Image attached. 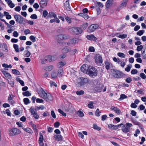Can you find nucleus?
<instances>
[{
	"instance_id": "f257e3e1",
	"label": "nucleus",
	"mask_w": 146,
	"mask_h": 146,
	"mask_svg": "<svg viewBox=\"0 0 146 146\" xmlns=\"http://www.w3.org/2000/svg\"><path fill=\"white\" fill-rule=\"evenodd\" d=\"M93 83L94 90L91 92L94 93L95 91L100 92L102 91L104 86L103 84L102 83H101L99 81L96 80L93 81Z\"/></svg>"
},
{
	"instance_id": "f03ea898",
	"label": "nucleus",
	"mask_w": 146,
	"mask_h": 146,
	"mask_svg": "<svg viewBox=\"0 0 146 146\" xmlns=\"http://www.w3.org/2000/svg\"><path fill=\"white\" fill-rule=\"evenodd\" d=\"M88 74L91 77H94L96 76L98 74L97 70L92 66L88 67Z\"/></svg>"
},
{
	"instance_id": "7ed1b4c3",
	"label": "nucleus",
	"mask_w": 146,
	"mask_h": 146,
	"mask_svg": "<svg viewBox=\"0 0 146 146\" xmlns=\"http://www.w3.org/2000/svg\"><path fill=\"white\" fill-rule=\"evenodd\" d=\"M120 124L122 125L121 127V130L123 132L125 133H127L130 130V127H131L132 125V124L129 123H127L125 125L121 123Z\"/></svg>"
},
{
	"instance_id": "20e7f679",
	"label": "nucleus",
	"mask_w": 146,
	"mask_h": 146,
	"mask_svg": "<svg viewBox=\"0 0 146 146\" xmlns=\"http://www.w3.org/2000/svg\"><path fill=\"white\" fill-rule=\"evenodd\" d=\"M71 32L74 34L78 35L81 34L82 32V30L80 28L77 27H74L71 29Z\"/></svg>"
},
{
	"instance_id": "39448f33",
	"label": "nucleus",
	"mask_w": 146,
	"mask_h": 146,
	"mask_svg": "<svg viewBox=\"0 0 146 146\" xmlns=\"http://www.w3.org/2000/svg\"><path fill=\"white\" fill-rule=\"evenodd\" d=\"M21 133L20 130L16 128H13L9 132V134L10 136H14L19 134Z\"/></svg>"
},
{
	"instance_id": "423d86ee",
	"label": "nucleus",
	"mask_w": 146,
	"mask_h": 146,
	"mask_svg": "<svg viewBox=\"0 0 146 146\" xmlns=\"http://www.w3.org/2000/svg\"><path fill=\"white\" fill-rule=\"evenodd\" d=\"M14 17L17 23L22 24L23 23L24 18L19 15H14Z\"/></svg>"
},
{
	"instance_id": "0eeeda50",
	"label": "nucleus",
	"mask_w": 146,
	"mask_h": 146,
	"mask_svg": "<svg viewBox=\"0 0 146 146\" xmlns=\"http://www.w3.org/2000/svg\"><path fill=\"white\" fill-rule=\"evenodd\" d=\"M79 80V81L78 83L82 86H84L88 82V80L87 78L83 77L80 78Z\"/></svg>"
},
{
	"instance_id": "6e6552de",
	"label": "nucleus",
	"mask_w": 146,
	"mask_h": 146,
	"mask_svg": "<svg viewBox=\"0 0 146 146\" xmlns=\"http://www.w3.org/2000/svg\"><path fill=\"white\" fill-rule=\"evenodd\" d=\"M98 25L97 24H92L88 27V32L89 33L92 32L98 28Z\"/></svg>"
},
{
	"instance_id": "1a4fd4ad",
	"label": "nucleus",
	"mask_w": 146,
	"mask_h": 146,
	"mask_svg": "<svg viewBox=\"0 0 146 146\" xmlns=\"http://www.w3.org/2000/svg\"><path fill=\"white\" fill-rule=\"evenodd\" d=\"M95 62L96 64H102L103 62V60L102 56L100 55H98L95 56Z\"/></svg>"
},
{
	"instance_id": "9d476101",
	"label": "nucleus",
	"mask_w": 146,
	"mask_h": 146,
	"mask_svg": "<svg viewBox=\"0 0 146 146\" xmlns=\"http://www.w3.org/2000/svg\"><path fill=\"white\" fill-rule=\"evenodd\" d=\"M57 40H63L67 38L66 35L65 34H60L57 35L56 37Z\"/></svg>"
},
{
	"instance_id": "9b49d317",
	"label": "nucleus",
	"mask_w": 146,
	"mask_h": 146,
	"mask_svg": "<svg viewBox=\"0 0 146 146\" xmlns=\"http://www.w3.org/2000/svg\"><path fill=\"white\" fill-rule=\"evenodd\" d=\"M122 125V124H120L116 125H115L112 124H110L108 125V127L109 129L115 130L117 129L118 127H120Z\"/></svg>"
},
{
	"instance_id": "f8f14e48",
	"label": "nucleus",
	"mask_w": 146,
	"mask_h": 146,
	"mask_svg": "<svg viewBox=\"0 0 146 146\" xmlns=\"http://www.w3.org/2000/svg\"><path fill=\"white\" fill-rule=\"evenodd\" d=\"M47 0H41L39 3L40 7L43 8L46 7L47 6Z\"/></svg>"
},
{
	"instance_id": "ddd939ff",
	"label": "nucleus",
	"mask_w": 146,
	"mask_h": 146,
	"mask_svg": "<svg viewBox=\"0 0 146 146\" xmlns=\"http://www.w3.org/2000/svg\"><path fill=\"white\" fill-rule=\"evenodd\" d=\"M81 71L85 73H88V67L86 66V65L84 64L81 66Z\"/></svg>"
},
{
	"instance_id": "4468645a",
	"label": "nucleus",
	"mask_w": 146,
	"mask_h": 146,
	"mask_svg": "<svg viewBox=\"0 0 146 146\" xmlns=\"http://www.w3.org/2000/svg\"><path fill=\"white\" fill-rule=\"evenodd\" d=\"M53 99V97L52 95L50 93H48L45 98L44 100L47 102H49L52 100Z\"/></svg>"
},
{
	"instance_id": "2eb2a0df",
	"label": "nucleus",
	"mask_w": 146,
	"mask_h": 146,
	"mask_svg": "<svg viewBox=\"0 0 146 146\" xmlns=\"http://www.w3.org/2000/svg\"><path fill=\"white\" fill-rule=\"evenodd\" d=\"M86 38L88 40H93L94 41H96L97 39V38L96 37H95L94 35H88L86 36Z\"/></svg>"
},
{
	"instance_id": "dca6fc26",
	"label": "nucleus",
	"mask_w": 146,
	"mask_h": 146,
	"mask_svg": "<svg viewBox=\"0 0 146 146\" xmlns=\"http://www.w3.org/2000/svg\"><path fill=\"white\" fill-rule=\"evenodd\" d=\"M69 0H67L65 2L64 5L67 10L69 11L71 10V8L70 5L69 3Z\"/></svg>"
},
{
	"instance_id": "f3484780",
	"label": "nucleus",
	"mask_w": 146,
	"mask_h": 146,
	"mask_svg": "<svg viewBox=\"0 0 146 146\" xmlns=\"http://www.w3.org/2000/svg\"><path fill=\"white\" fill-rule=\"evenodd\" d=\"M41 92L42 93L40 94V97L44 100L45 98H46V96H47L48 94L45 92V91L42 88Z\"/></svg>"
},
{
	"instance_id": "a211bd4d",
	"label": "nucleus",
	"mask_w": 146,
	"mask_h": 146,
	"mask_svg": "<svg viewBox=\"0 0 146 146\" xmlns=\"http://www.w3.org/2000/svg\"><path fill=\"white\" fill-rule=\"evenodd\" d=\"M105 64L106 65V68L107 70H109L110 67L112 66V64L108 61H106Z\"/></svg>"
},
{
	"instance_id": "6ab92c4d",
	"label": "nucleus",
	"mask_w": 146,
	"mask_h": 146,
	"mask_svg": "<svg viewBox=\"0 0 146 146\" xmlns=\"http://www.w3.org/2000/svg\"><path fill=\"white\" fill-rule=\"evenodd\" d=\"M111 109L115 111L117 113L119 114L121 112L120 110L117 107L112 106L111 107Z\"/></svg>"
},
{
	"instance_id": "aec40b11",
	"label": "nucleus",
	"mask_w": 146,
	"mask_h": 146,
	"mask_svg": "<svg viewBox=\"0 0 146 146\" xmlns=\"http://www.w3.org/2000/svg\"><path fill=\"white\" fill-rule=\"evenodd\" d=\"M54 138L57 141H60L62 139V136L60 135H55L54 136Z\"/></svg>"
},
{
	"instance_id": "412c9836",
	"label": "nucleus",
	"mask_w": 146,
	"mask_h": 146,
	"mask_svg": "<svg viewBox=\"0 0 146 146\" xmlns=\"http://www.w3.org/2000/svg\"><path fill=\"white\" fill-rule=\"evenodd\" d=\"M142 56L143 59H146V44L145 45L144 50L142 52Z\"/></svg>"
},
{
	"instance_id": "4be33fe9",
	"label": "nucleus",
	"mask_w": 146,
	"mask_h": 146,
	"mask_svg": "<svg viewBox=\"0 0 146 146\" xmlns=\"http://www.w3.org/2000/svg\"><path fill=\"white\" fill-rule=\"evenodd\" d=\"M128 0H123L120 5V7H125Z\"/></svg>"
},
{
	"instance_id": "5701e85b",
	"label": "nucleus",
	"mask_w": 146,
	"mask_h": 146,
	"mask_svg": "<svg viewBox=\"0 0 146 146\" xmlns=\"http://www.w3.org/2000/svg\"><path fill=\"white\" fill-rule=\"evenodd\" d=\"M78 15L83 17L85 19H87L89 18L88 16L87 15L83 13H79Z\"/></svg>"
},
{
	"instance_id": "b1692460",
	"label": "nucleus",
	"mask_w": 146,
	"mask_h": 146,
	"mask_svg": "<svg viewBox=\"0 0 146 146\" xmlns=\"http://www.w3.org/2000/svg\"><path fill=\"white\" fill-rule=\"evenodd\" d=\"M2 72L6 77L8 78H11V76L10 74L7 72L6 71H3Z\"/></svg>"
},
{
	"instance_id": "393cba45",
	"label": "nucleus",
	"mask_w": 146,
	"mask_h": 146,
	"mask_svg": "<svg viewBox=\"0 0 146 146\" xmlns=\"http://www.w3.org/2000/svg\"><path fill=\"white\" fill-rule=\"evenodd\" d=\"M45 60L48 62H50L52 61V56H47L44 58Z\"/></svg>"
},
{
	"instance_id": "a878e982",
	"label": "nucleus",
	"mask_w": 146,
	"mask_h": 146,
	"mask_svg": "<svg viewBox=\"0 0 146 146\" xmlns=\"http://www.w3.org/2000/svg\"><path fill=\"white\" fill-rule=\"evenodd\" d=\"M54 22L59 23L60 22V20L57 17H56V18H54V19H51L50 21V23H52Z\"/></svg>"
},
{
	"instance_id": "bb28decb",
	"label": "nucleus",
	"mask_w": 146,
	"mask_h": 146,
	"mask_svg": "<svg viewBox=\"0 0 146 146\" xmlns=\"http://www.w3.org/2000/svg\"><path fill=\"white\" fill-rule=\"evenodd\" d=\"M7 3L9 6L11 8H13L15 6V5L12 2V1L11 0L8 1Z\"/></svg>"
},
{
	"instance_id": "cd10ccee",
	"label": "nucleus",
	"mask_w": 146,
	"mask_h": 146,
	"mask_svg": "<svg viewBox=\"0 0 146 146\" xmlns=\"http://www.w3.org/2000/svg\"><path fill=\"white\" fill-rule=\"evenodd\" d=\"M53 69V66H46L45 69L46 71H50L52 70Z\"/></svg>"
},
{
	"instance_id": "c85d7f7f",
	"label": "nucleus",
	"mask_w": 146,
	"mask_h": 146,
	"mask_svg": "<svg viewBox=\"0 0 146 146\" xmlns=\"http://www.w3.org/2000/svg\"><path fill=\"white\" fill-rule=\"evenodd\" d=\"M39 134H40V137L39 138L38 142H43V140L44 139H43V135L41 133H39Z\"/></svg>"
},
{
	"instance_id": "c756f323",
	"label": "nucleus",
	"mask_w": 146,
	"mask_h": 146,
	"mask_svg": "<svg viewBox=\"0 0 146 146\" xmlns=\"http://www.w3.org/2000/svg\"><path fill=\"white\" fill-rule=\"evenodd\" d=\"M45 108L44 106L43 105L40 106L38 107L37 106H35V110H39L40 109L43 110Z\"/></svg>"
},
{
	"instance_id": "7c9ffc66",
	"label": "nucleus",
	"mask_w": 146,
	"mask_h": 146,
	"mask_svg": "<svg viewBox=\"0 0 146 146\" xmlns=\"http://www.w3.org/2000/svg\"><path fill=\"white\" fill-rule=\"evenodd\" d=\"M96 6L98 5L99 7H103V5L102 3L101 2L96 1L94 2Z\"/></svg>"
},
{
	"instance_id": "2f4dec72",
	"label": "nucleus",
	"mask_w": 146,
	"mask_h": 146,
	"mask_svg": "<svg viewBox=\"0 0 146 146\" xmlns=\"http://www.w3.org/2000/svg\"><path fill=\"white\" fill-rule=\"evenodd\" d=\"M23 94L24 96H29L31 95V93L29 91L23 92Z\"/></svg>"
},
{
	"instance_id": "473e14b6",
	"label": "nucleus",
	"mask_w": 146,
	"mask_h": 146,
	"mask_svg": "<svg viewBox=\"0 0 146 146\" xmlns=\"http://www.w3.org/2000/svg\"><path fill=\"white\" fill-rule=\"evenodd\" d=\"M93 128L94 129L97 130L98 131H100L101 129L100 127L98 126L96 124H93Z\"/></svg>"
},
{
	"instance_id": "72a5a7b5",
	"label": "nucleus",
	"mask_w": 146,
	"mask_h": 146,
	"mask_svg": "<svg viewBox=\"0 0 146 146\" xmlns=\"http://www.w3.org/2000/svg\"><path fill=\"white\" fill-rule=\"evenodd\" d=\"M2 21L4 22L5 23V24H6L7 25V26L8 27V28L9 29H11L12 28V27H13V26L10 25V24H9V23H7L5 21V20L4 19H0Z\"/></svg>"
},
{
	"instance_id": "f704fd0d",
	"label": "nucleus",
	"mask_w": 146,
	"mask_h": 146,
	"mask_svg": "<svg viewBox=\"0 0 146 146\" xmlns=\"http://www.w3.org/2000/svg\"><path fill=\"white\" fill-rule=\"evenodd\" d=\"M94 103L93 102H90L88 105V107L91 109L93 108H94Z\"/></svg>"
},
{
	"instance_id": "c9c22d12",
	"label": "nucleus",
	"mask_w": 146,
	"mask_h": 146,
	"mask_svg": "<svg viewBox=\"0 0 146 146\" xmlns=\"http://www.w3.org/2000/svg\"><path fill=\"white\" fill-rule=\"evenodd\" d=\"M31 124L33 129L34 131L36 133V132L37 131V129L36 128V125L32 123H31Z\"/></svg>"
},
{
	"instance_id": "e433bc0d",
	"label": "nucleus",
	"mask_w": 146,
	"mask_h": 146,
	"mask_svg": "<svg viewBox=\"0 0 146 146\" xmlns=\"http://www.w3.org/2000/svg\"><path fill=\"white\" fill-rule=\"evenodd\" d=\"M13 47L15 49V51L17 52H19V46H18L15 44H14L13 45Z\"/></svg>"
},
{
	"instance_id": "4c0bfd02",
	"label": "nucleus",
	"mask_w": 146,
	"mask_h": 146,
	"mask_svg": "<svg viewBox=\"0 0 146 146\" xmlns=\"http://www.w3.org/2000/svg\"><path fill=\"white\" fill-rule=\"evenodd\" d=\"M127 97V96L125 94H122L120 95V97L119 98L118 100H122L126 98Z\"/></svg>"
},
{
	"instance_id": "58836bf2",
	"label": "nucleus",
	"mask_w": 146,
	"mask_h": 146,
	"mask_svg": "<svg viewBox=\"0 0 146 146\" xmlns=\"http://www.w3.org/2000/svg\"><path fill=\"white\" fill-rule=\"evenodd\" d=\"M22 129L25 131L29 133H31L32 131L31 129L29 128H25L24 127H23Z\"/></svg>"
},
{
	"instance_id": "ea45409f",
	"label": "nucleus",
	"mask_w": 146,
	"mask_h": 146,
	"mask_svg": "<svg viewBox=\"0 0 146 146\" xmlns=\"http://www.w3.org/2000/svg\"><path fill=\"white\" fill-rule=\"evenodd\" d=\"M58 74L56 72H55L54 71H53L51 74V77L53 78H56L57 75H58Z\"/></svg>"
},
{
	"instance_id": "a19ab883",
	"label": "nucleus",
	"mask_w": 146,
	"mask_h": 146,
	"mask_svg": "<svg viewBox=\"0 0 146 146\" xmlns=\"http://www.w3.org/2000/svg\"><path fill=\"white\" fill-rule=\"evenodd\" d=\"M66 64L64 62L61 61L59 63H58L57 64V65L58 66H59V68H62V67Z\"/></svg>"
},
{
	"instance_id": "79ce46f5",
	"label": "nucleus",
	"mask_w": 146,
	"mask_h": 146,
	"mask_svg": "<svg viewBox=\"0 0 146 146\" xmlns=\"http://www.w3.org/2000/svg\"><path fill=\"white\" fill-rule=\"evenodd\" d=\"M12 72L13 73L15 74L20 75V72L16 69L12 70Z\"/></svg>"
},
{
	"instance_id": "37998d69",
	"label": "nucleus",
	"mask_w": 146,
	"mask_h": 146,
	"mask_svg": "<svg viewBox=\"0 0 146 146\" xmlns=\"http://www.w3.org/2000/svg\"><path fill=\"white\" fill-rule=\"evenodd\" d=\"M23 102L25 104L27 105L30 103L29 100L28 98H25L23 99Z\"/></svg>"
},
{
	"instance_id": "c03bdc74",
	"label": "nucleus",
	"mask_w": 146,
	"mask_h": 146,
	"mask_svg": "<svg viewBox=\"0 0 146 146\" xmlns=\"http://www.w3.org/2000/svg\"><path fill=\"white\" fill-rule=\"evenodd\" d=\"M145 31L144 30H141L139 31L137 33V35L139 36L142 35L143 33H144Z\"/></svg>"
},
{
	"instance_id": "a18cd8bd",
	"label": "nucleus",
	"mask_w": 146,
	"mask_h": 146,
	"mask_svg": "<svg viewBox=\"0 0 146 146\" xmlns=\"http://www.w3.org/2000/svg\"><path fill=\"white\" fill-rule=\"evenodd\" d=\"M84 91L82 90L77 91L76 92V94L78 95H83L84 94Z\"/></svg>"
},
{
	"instance_id": "49530a36",
	"label": "nucleus",
	"mask_w": 146,
	"mask_h": 146,
	"mask_svg": "<svg viewBox=\"0 0 146 146\" xmlns=\"http://www.w3.org/2000/svg\"><path fill=\"white\" fill-rule=\"evenodd\" d=\"M69 51V49L66 47H65L62 50V52L66 53Z\"/></svg>"
},
{
	"instance_id": "de8ad7c7",
	"label": "nucleus",
	"mask_w": 146,
	"mask_h": 146,
	"mask_svg": "<svg viewBox=\"0 0 146 146\" xmlns=\"http://www.w3.org/2000/svg\"><path fill=\"white\" fill-rule=\"evenodd\" d=\"M132 67V65L131 64H129V65L125 68V71L127 72H129L130 71L131 68Z\"/></svg>"
},
{
	"instance_id": "09e8293b",
	"label": "nucleus",
	"mask_w": 146,
	"mask_h": 146,
	"mask_svg": "<svg viewBox=\"0 0 146 146\" xmlns=\"http://www.w3.org/2000/svg\"><path fill=\"white\" fill-rule=\"evenodd\" d=\"M58 111L63 116H66V113H64L63 111L62 110H61L60 109H58Z\"/></svg>"
},
{
	"instance_id": "8fccbe9b",
	"label": "nucleus",
	"mask_w": 146,
	"mask_h": 146,
	"mask_svg": "<svg viewBox=\"0 0 146 146\" xmlns=\"http://www.w3.org/2000/svg\"><path fill=\"white\" fill-rule=\"evenodd\" d=\"M117 55L119 57L123 58H125V56L124 53L121 52H118L117 53Z\"/></svg>"
},
{
	"instance_id": "3c124183",
	"label": "nucleus",
	"mask_w": 146,
	"mask_h": 146,
	"mask_svg": "<svg viewBox=\"0 0 146 146\" xmlns=\"http://www.w3.org/2000/svg\"><path fill=\"white\" fill-rule=\"evenodd\" d=\"M77 114H78V116L80 117H83L84 115L83 113L80 111H78L77 112Z\"/></svg>"
},
{
	"instance_id": "603ef678",
	"label": "nucleus",
	"mask_w": 146,
	"mask_h": 146,
	"mask_svg": "<svg viewBox=\"0 0 146 146\" xmlns=\"http://www.w3.org/2000/svg\"><path fill=\"white\" fill-rule=\"evenodd\" d=\"M100 112L99 111V110L98 109H97L96 110V111L95 112V115L98 116L99 117L100 116Z\"/></svg>"
},
{
	"instance_id": "864d4df0",
	"label": "nucleus",
	"mask_w": 146,
	"mask_h": 146,
	"mask_svg": "<svg viewBox=\"0 0 146 146\" xmlns=\"http://www.w3.org/2000/svg\"><path fill=\"white\" fill-rule=\"evenodd\" d=\"M30 110L31 112V114L32 115L34 114L35 113H36L35 111V109L32 108V107H31L30 109Z\"/></svg>"
},
{
	"instance_id": "5fc2aeb1",
	"label": "nucleus",
	"mask_w": 146,
	"mask_h": 146,
	"mask_svg": "<svg viewBox=\"0 0 146 146\" xmlns=\"http://www.w3.org/2000/svg\"><path fill=\"white\" fill-rule=\"evenodd\" d=\"M118 37L119 38L122 39L124 38L127 37V35L126 34L120 35L118 36Z\"/></svg>"
},
{
	"instance_id": "6e6d98bb",
	"label": "nucleus",
	"mask_w": 146,
	"mask_h": 146,
	"mask_svg": "<svg viewBox=\"0 0 146 146\" xmlns=\"http://www.w3.org/2000/svg\"><path fill=\"white\" fill-rule=\"evenodd\" d=\"M139 76L143 79H145L146 78V76L143 73H141Z\"/></svg>"
},
{
	"instance_id": "4d7b16f0",
	"label": "nucleus",
	"mask_w": 146,
	"mask_h": 146,
	"mask_svg": "<svg viewBox=\"0 0 146 146\" xmlns=\"http://www.w3.org/2000/svg\"><path fill=\"white\" fill-rule=\"evenodd\" d=\"M58 74H60L61 75L63 74V71L62 68H59V69L58 71Z\"/></svg>"
},
{
	"instance_id": "13d9d810",
	"label": "nucleus",
	"mask_w": 146,
	"mask_h": 146,
	"mask_svg": "<svg viewBox=\"0 0 146 146\" xmlns=\"http://www.w3.org/2000/svg\"><path fill=\"white\" fill-rule=\"evenodd\" d=\"M138 72V71L136 69H133L131 71V73L132 74H136Z\"/></svg>"
},
{
	"instance_id": "bf43d9fd",
	"label": "nucleus",
	"mask_w": 146,
	"mask_h": 146,
	"mask_svg": "<svg viewBox=\"0 0 146 146\" xmlns=\"http://www.w3.org/2000/svg\"><path fill=\"white\" fill-rule=\"evenodd\" d=\"M65 19L67 21V22L69 23H70L72 22L71 19L69 17H65Z\"/></svg>"
},
{
	"instance_id": "052dcab7",
	"label": "nucleus",
	"mask_w": 146,
	"mask_h": 146,
	"mask_svg": "<svg viewBox=\"0 0 146 146\" xmlns=\"http://www.w3.org/2000/svg\"><path fill=\"white\" fill-rule=\"evenodd\" d=\"M143 48V46L142 45H141L137 46V50L138 51H140Z\"/></svg>"
},
{
	"instance_id": "680f3d73",
	"label": "nucleus",
	"mask_w": 146,
	"mask_h": 146,
	"mask_svg": "<svg viewBox=\"0 0 146 146\" xmlns=\"http://www.w3.org/2000/svg\"><path fill=\"white\" fill-rule=\"evenodd\" d=\"M30 40L33 42H34L36 41L35 37L32 35L30 36L29 37Z\"/></svg>"
},
{
	"instance_id": "e2e57ef3",
	"label": "nucleus",
	"mask_w": 146,
	"mask_h": 146,
	"mask_svg": "<svg viewBox=\"0 0 146 146\" xmlns=\"http://www.w3.org/2000/svg\"><path fill=\"white\" fill-rule=\"evenodd\" d=\"M27 52L25 54V55L26 57H28L31 54L30 52L28 51V50H26L25 52Z\"/></svg>"
},
{
	"instance_id": "0e129e2a",
	"label": "nucleus",
	"mask_w": 146,
	"mask_h": 146,
	"mask_svg": "<svg viewBox=\"0 0 146 146\" xmlns=\"http://www.w3.org/2000/svg\"><path fill=\"white\" fill-rule=\"evenodd\" d=\"M60 125V123L58 122H56L54 123V126L55 127L57 128Z\"/></svg>"
},
{
	"instance_id": "69168bd1",
	"label": "nucleus",
	"mask_w": 146,
	"mask_h": 146,
	"mask_svg": "<svg viewBox=\"0 0 146 146\" xmlns=\"http://www.w3.org/2000/svg\"><path fill=\"white\" fill-rule=\"evenodd\" d=\"M88 25V23H84V24L82 25V28H83L84 29H85L87 27Z\"/></svg>"
},
{
	"instance_id": "338daca9",
	"label": "nucleus",
	"mask_w": 146,
	"mask_h": 146,
	"mask_svg": "<svg viewBox=\"0 0 146 146\" xmlns=\"http://www.w3.org/2000/svg\"><path fill=\"white\" fill-rule=\"evenodd\" d=\"M25 34V35H27L28 34L31 33V31L29 29H26L24 31Z\"/></svg>"
},
{
	"instance_id": "774afa93",
	"label": "nucleus",
	"mask_w": 146,
	"mask_h": 146,
	"mask_svg": "<svg viewBox=\"0 0 146 146\" xmlns=\"http://www.w3.org/2000/svg\"><path fill=\"white\" fill-rule=\"evenodd\" d=\"M131 114L133 116H135L136 115L137 113L135 111L132 110L131 111Z\"/></svg>"
}]
</instances>
